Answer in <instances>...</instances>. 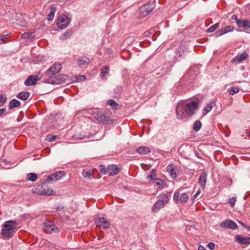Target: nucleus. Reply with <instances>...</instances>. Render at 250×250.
Wrapping results in <instances>:
<instances>
[{
  "label": "nucleus",
  "mask_w": 250,
  "mask_h": 250,
  "mask_svg": "<svg viewBox=\"0 0 250 250\" xmlns=\"http://www.w3.org/2000/svg\"><path fill=\"white\" fill-rule=\"evenodd\" d=\"M62 69V65L59 63H55L51 66L46 72L47 78L44 82L53 85L59 84L61 83L60 75H57Z\"/></svg>",
  "instance_id": "1"
},
{
  "label": "nucleus",
  "mask_w": 250,
  "mask_h": 250,
  "mask_svg": "<svg viewBox=\"0 0 250 250\" xmlns=\"http://www.w3.org/2000/svg\"><path fill=\"white\" fill-rule=\"evenodd\" d=\"M17 222L14 220L6 221L2 226V234L5 238H11L14 234Z\"/></svg>",
  "instance_id": "2"
},
{
  "label": "nucleus",
  "mask_w": 250,
  "mask_h": 250,
  "mask_svg": "<svg viewBox=\"0 0 250 250\" xmlns=\"http://www.w3.org/2000/svg\"><path fill=\"white\" fill-rule=\"evenodd\" d=\"M198 109V103L193 101L186 104L184 108V111L188 116H191L195 113Z\"/></svg>",
  "instance_id": "3"
},
{
  "label": "nucleus",
  "mask_w": 250,
  "mask_h": 250,
  "mask_svg": "<svg viewBox=\"0 0 250 250\" xmlns=\"http://www.w3.org/2000/svg\"><path fill=\"white\" fill-rule=\"evenodd\" d=\"M71 19L65 15H62L59 17L57 21V25L59 28L64 29L70 24Z\"/></svg>",
  "instance_id": "4"
},
{
  "label": "nucleus",
  "mask_w": 250,
  "mask_h": 250,
  "mask_svg": "<svg viewBox=\"0 0 250 250\" xmlns=\"http://www.w3.org/2000/svg\"><path fill=\"white\" fill-rule=\"evenodd\" d=\"M173 198L175 203H186L188 200V196L185 193L181 194L179 191L176 190L173 194Z\"/></svg>",
  "instance_id": "5"
},
{
  "label": "nucleus",
  "mask_w": 250,
  "mask_h": 250,
  "mask_svg": "<svg viewBox=\"0 0 250 250\" xmlns=\"http://www.w3.org/2000/svg\"><path fill=\"white\" fill-rule=\"evenodd\" d=\"M43 229L45 232L48 234L57 233L59 230L56 225L50 221H47L43 223Z\"/></svg>",
  "instance_id": "6"
},
{
  "label": "nucleus",
  "mask_w": 250,
  "mask_h": 250,
  "mask_svg": "<svg viewBox=\"0 0 250 250\" xmlns=\"http://www.w3.org/2000/svg\"><path fill=\"white\" fill-rule=\"evenodd\" d=\"M155 8L153 1L149 2L142 6L140 8V12L143 17L147 16Z\"/></svg>",
  "instance_id": "7"
},
{
  "label": "nucleus",
  "mask_w": 250,
  "mask_h": 250,
  "mask_svg": "<svg viewBox=\"0 0 250 250\" xmlns=\"http://www.w3.org/2000/svg\"><path fill=\"white\" fill-rule=\"evenodd\" d=\"M220 226L222 228H228L231 229H236L238 226L237 224L231 220H226L220 223Z\"/></svg>",
  "instance_id": "8"
},
{
  "label": "nucleus",
  "mask_w": 250,
  "mask_h": 250,
  "mask_svg": "<svg viewBox=\"0 0 250 250\" xmlns=\"http://www.w3.org/2000/svg\"><path fill=\"white\" fill-rule=\"evenodd\" d=\"M234 30V27L231 25H229L225 27V28H222L221 29L217 31L215 33V36L218 37L220 36L224 35L227 33L232 31Z\"/></svg>",
  "instance_id": "9"
},
{
  "label": "nucleus",
  "mask_w": 250,
  "mask_h": 250,
  "mask_svg": "<svg viewBox=\"0 0 250 250\" xmlns=\"http://www.w3.org/2000/svg\"><path fill=\"white\" fill-rule=\"evenodd\" d=\"M40 79L38 75L29 76L24 82V84L27 86H31L35 84Z\"/></svg>",
  "instance_id": "10"
},
{
  "label": "nucleus",
  "mask_w": 250,
  "mask_h": 250,
  "mask_svg": "<svg viewBox=\"0 0 250 250\" xmlns=\"http://www.w3.org/2000/svg\"><path fill=\"white\" fill-rule=\"evenodd\" d=\"M64 175L63 171H60L48 176L46 179L47 182L49 181H56L60 180Z\"/></svg>",
  "instance_id": "11"
},
{
  "label": "nucleus",
  "mask_w": 250,
  "mask_h": 250,
  "mask_svg": "<svg viewBox=\"0 0 250 250\" xmlns=\"http://www.w3.org/2000/svg\"><path fill=\"white\" fill-rule=\"evenodd\" d=\"M119 172V169L116 165H111L107 168V173L109 176H113Z\"/></svg>",
  "instance_id": "12"
},
{
  "label": "nucleus",
  "mask_w": 250,
  "mask_h": 250,
  "mask_svg": "<svg viewBox=\"0 0 250 250\" xmlns=\"http://www.w3.org/2000/svg\"><path fill=\"white\" fill-rule=\"evenodd\" d=\"M208 173L206 171L203 172L199 177L198 184L200 185L203 189L205 188V185L207 181Z\"/></svg>",
  "instance_id": "13"
},
{
  "label": "nucleus",
  "mask_w": 250,
  "mask_h": 250,
  "mask_svg": "<svg viewBox=\"0 0 250 250\" xmlns=\"http://www.w3.org/2000/svg\"><path fill=\"white\" fill-rule=\"evenodd\" d=\"M96 222L98 226H102L104 229H107L109 226V222L104 217L97 218Z\"/></svg>",
  "instance_id": "14"
},
{
  "label": "nucleus",
  "mask_w": 250,
  "mask_h": 250,
  "mask_svg": "<svg viewBox=\"0 0 250 250\" xmlns=\"http://www.w3.org/2000/svg\"><path fill=\"white\" fill-rule=\"evenodd\" d=\"M237 242L242 245H248L250 243V237H243L241 235H237L235 237Z\"/></svg>",
  "instance_id": "15"
},
{
  "label": "nucleus",
  "mask_w": 250,
  "mask_h": 250,
  "mask_svg": "<svg viewBox=\"0 0 250 250\" xmlns=\"http://www.w3.org/2000/svg\"><path fill=\"white\" fill-rule=\"evenodd\" d=\"M248 57V54L246 52H243L239 55L236 56L233 59V62L236 63H240L243 61L246 60Z\"/></svg>",
  "instance_id": "16"
},
{
  "label": "nucleus",
  "mask_w": 250,
  "mask_h": 250,
  "mask_svg": "<svg viewBox=\"0 0 250 250\" xmlns=\"http://www.w3.org/2000/svg\"><path fill=\"white\" fill-rule=\"evenodd\" d=\"M157 198H158V200L161 201V202H163L165 204L168 203L169 199L170 198V194L167 193H161L158 196Z\"/></svg>",
  "instance_id": "17"
},
{
  "label": "nucleus",
  "mask_w": 250,
  "mask_h": 250,
  "mask_svg": "<svg viewBox=\"0 0 250 250\" xmlns=\"http://www.w3.org/2000/svg\"><path fill=\"white\" fill-rule=\"evenodd\" d=\"M165 205L163 202L158 200L152 206V210L154 212H157L161 208H164Z\"/></svg>",
  "instance_id": "18"
},
{
  "label": "nucleus",
  "mask_w": 250,
  "mask_h": 250,
  "mask_svg": "<svg viewBox=\"0 0 250 250\" xmlns=\"http://www.w3.org/2000/svg\"><path fill=\"white\" fill-rule=\"evenodd\" d=\"M167 171L169 174V175H170L172 179H175L176 178L177 174L174 170L173 165H169L168 166H167Z\"/></svg>",
  "instance_id": "19"
},
{
  "label": "nucleus",
  "mask_w": 250,
  "mask_h": 250,
  "mask_svg": "<svg viewBox=\"0 0 250 250\" xmlns=\"http://www.w3.org/2000/svg\"><path fill=\"white\" fill-rule=\"evenodd\" d=\"M90 62L89 59L85 56L80 57L78 61L79 65L88 64Z\"/></svg>",
  "instance_id": "20"
},
{
  "label": "nucleus",
  "mask_w": 250,
  "mask_h": 250,
  "mask_svg": "<svg viewBox=\"0 0 250 250\" xmlns=\"http://www.w3.org/2000/svg\"><path fill=\"white\" fill-rule=\"evenodd\" d=\"M214 104L213 102H210L209 103L207 104L204 107L203 113L205 115L208 113L212 108L213 105Z\"/></svg>",
  "instance_id": "21"
},
{
  "label": "nucleus",
  "mask_w": 250,
  "mask_h": 250,
  "mask_svg": "<svg viewBox=\"0 0 250 250\" xmlns=\"http://www.w3.org/2000/svg\"><path fill=\"white\" fill-rule=\"evenodd\" d=\"M20 105L21 103L16 99H12L9 104V107L10 109L18 107Z\"/></svg>",
  "instance_id": "22"
},
{
  "label": "nucleus",
  "mask_w": 250,
  "mask_h": 250,
  "mask_svg": "<svg viewBox=\"0 0 250 250\" xmlns=\"http://www.w3.org/2000/svg\"><path fill=\"white\" fill-rule=\"evenodd\" d=\"M137 151L140 154L144 155L150 152V149L148 147L145 146H141L137 149Z\"/></svg>",
  "instance_id": "23"
},
{
  "label": "nucleus",
  "mask_w": 250,
  "mask_h": 250,
  "mask_svg": "<svg viewBox=\"0 0 250 250\" xmlns=\"http://www.w3.org/2000/svg\"><path fill=\"white\" fill-rule=\"evenodd\" d=\"M30 93L28 92H21L19 93L17 97L23 101L26 100L29 97Z\"/></svg>",
  "instance_id": "24"
},
{
  "label": "nucleus",
  "mask_w": 250,
  "mask_h": 250,
  "mask_svg": "<svg viewBox=\"0 0 250 250\" xmlns=\"http://www.w3.org/2000/svg\"><path fill=\"white\" fill-rule=\"evenodd\" d=\"M55 12H56L55 7L53 5H51V11L47 16V19L48 21H51L53 19V18L54 17V14H55Z\"/></svg>",
  "instance_id": "25"
},
{
  "label": "nucleus",
  "mask_w": 250,
  "mask_h": 250,
  "mask_svg": "<svg viewBox=\"0 0 250 250\" xmlns=\"http://www.w3.org/2000/svg\"><path fill=\"white\" fill-rule=\"evenodd\" d=\"M53 192V191L48 188H43L40 191V194L41 195H52Z\"/></svg>",
  "instance_id": "26"
},
{
  "label": "nucleus",
  "mask_w": 250,
  "mask_h": 250,
  "mask_svg": "<svg viewBox=\"0 0 250 250\" xmlns=\"http://www.w3.org/2000/svg\"><path fill=\"white\" fill-rule=\"evenodd\" d=\"M71 34L72 32L71 31L67 30L61 35L60 39L61 40H65L69 38L71 36Z\"/></svg>",
  "instance_id": "27"
},
{
  "label": "nucleus",
  "mask_w": 250,
  "mask_h": 250,
  "mask_svg": "<svg viewBox=\"0 0 250 250\" xmlns=\"http://www.w3.org/2000/svg\"><path fill=\"white\" fill-rule=\"evenodd\" d=\"M38 178L37 175L35 173H29L27 175L26 178L28 180L35 182Z\"/></svg>",
  "instance_id": "28"
},
{
  "label": "nucleus",
  "mask_w": 250,
  "mask_h": 250,
  "mask_svg": "<svg viewBox=\"0 0 250 250\" xmlns=\"http://www.w3.org/2000/svg\"><path fill=\"white\" fill-rule=\"evenodd\" d=\"M165 182L164 180H162L160 179H155V186L158 188H162L165 186Z\"/></svg>",
  "instance_id": "29"
},
{
  "label": "nucleus",
  "mask_w": 250,
  "mask_h": 250,
  "mask_svg": "<svg viewBox=\"0 0 250 250\" xmlns=\"http://www.w3.org/2000/svg\"><path fill=\"white\" fill-rule=\"evenodd\" d=\"M201 127H202L201 122L199 121H196L194 123L193 129L195 131H198L201 129Z\"/></svg>",
  "instance_id": "30"
},
{
  "label": "nucleus",
  "mask_w": 250,
  "mask_h": 250,
  "mask_svg": "<svg viewBox=\"0 0 250 250\" xmlns=\"http://www.w3.org/2000/svg\"><path fill=\"white\" fill-rule=\"evenodd\" d=\"M98 120L103 124H106L107 123V117L105 116V114H103L102 113L100 115Z\"/></svg>",
  "instance_id": "31"
},
{
  "label": "nucleus",
  "mask_w": 250,
  "mask_h": 250,
  "mask_svg": "<svg viewBox=\"0 0 250 250\" xmlns=\"http://www.w3.org/2000/svg\"><path fill=\"white\" fill-rule=\"evenodd\" d=\"M102 112L98 110V109H96L95 110H94L91 113V115L95 118L96 119V120H98V119H99L100 115L101 114Z\"/></svg>",
  "instance_id": "32"
},
{
  "label": "nucleus",
  "mask_w": 250,
  "mask_h": 250,
  "mask_svg": "<svg viewBox=\"0 0 250 250\" xmlns=\"http://www.w3.org/2000/svg\"><path fill=\"white\" fill-rule=\"evenodd\" d=\"M82 175L85 178H91L93 176L92 173L90 170L83 169L82 172Z\"/></svg>",
  "instance_id": "33"
},
{
  "label": "nucleus",
  "mask_w": 250,
  "mask_h": 250,
  "mask_svg": "<svg viewBox=\"0 0 250 250\" xmlns=\"http://www.w3.org/2000/svg\"><path fill=\"white\" fill-rule=\"evenodd\" d=\"M176 112L177 114V118L179 119H183V112L182 111L180 110V106L178 105L176 107Z\"/></svg>",
  "instance_id": "34"
},
{
  "label": "nucleus",
  "mask_w": 250,
  "mask_h": 250,
  "mask_svg": "<svg viewBox=\"0 0 250 250\" xmlns=\"http://www.w3.org/2000/svg\"><path fill=\"white\" fill-rule=\"evenodd\" d=\"M156 170H155V169H153L151 171V172L150 173V174L148 175H147V178L148 179H149L150 180H153L155 179V177L156 176Z\"/></svg>",
  "instance_id": "35"
},
{
  "label": "nucleus",
  "mask_w": 250,
  "mask_h": 250,
  "mask_svg": "<svg viewBox=\"0 0 250 250\" xmlns=\"http://www.w3.org/2000/svg\"><path fill=\"white\" fill-rule=\"evenodd\" d=\"M219 26V23H216L207 29V32L211 33L214 31Z\"/></svg>",
  "instance_id": "36"
},
{
  "label": "nucleus",
  "mask_w": 250,
  "mask_h": 250,
  "mask_svg": "<svg viewBox=\"0 0 250 250\" xmlns=\"http://www.w3.org/2000/svg\"><path fill=\"white\" fill-rule=\"evenodd\" d=\"M109 72V67L107 66H104L101 70V76L104 77Z\"/></svg>",
  "instance_id": "37"
},
{
  "label": "nucleus",
  "mask_w": 250,
  "mask_h": 250,
  "mask_svg": "<svg viewBox=\"0 0 250 250\" xmlns=\"http://www.w3.org/2000/svg\"><path fill=\"white\" fill-rule=\"evenodd\" d=\"M239 89L238 87H232L229 91V94L231 95H233L236 93L239 92Z\"/></svg>",
  "instance_id": "38"
},
{
  "label": "nucleus",
  "mask_w": 250,
  "mask_h": 250,
  "mask_svg": "<svg viewBox=\"0 0 250 250\" xmlns=\"http://www.w3.org/2000/svg\"><path fill=\"white\" fill-rule=\"evenodd\" d=\"M236 199L235 197H232L229 199L228 203L230 204L231 207H233L235 205Z\"/></svg>",
  "instance_id": "39"
},
{
  "label": "nucleus",
  "mask_w": 250,
  "mask_h": 250,
  "mask_svg": "<svg viewBox=\"0 0 250 250\" xmlns=\"http://www.w3.org/2000/svg\"><path fill=\"white\" fill-rule=\"evenodd\" d=\"M246 21V20H239L238 21L236 24L239 27H244V24Z\"/></svg>",
  "instance_id": "40"
},
{
  "label": "nucleus",
  "mask_w": 250,
  "mask_h": 250,
  "mask_svg": "<svg viewBox=\"0 0 250 250\" xmlns=\"http://www.w3.org/2000/svg\"><path fill=\"white\" fill-rule=\"evenodd\" d=\"M244 28L247 31H250V22L246 20V21L244 24Z\"/></svg>",
  "instance_id": "41"
},
{
  "label": "nucleus",
  "mask_w": 250,
  "mask_h": 250,
  "mask_svg": "<svg viewBox=\"0 0 250 250\" xmlns=\"http://www.w3.org/2000/svg\"><path fill=\"white\" fill-rule=\"evenodd\" d=\"M6 101V97L5 95H0V104H1V105H2L3 104H4Z\"/></svg>",
  "instance_id": "42"
},
{
  "label": "nucleus",
  "mask_w": 250,
  "mask_h": 250,
  "mask_svg": "<svg viewBox=\"0 0 250 250\" xmlns=\"http://www.w3.org/2000/svg\"><path fill=\"white\" fill-rule=\"evenodd\" d=\"M100 169L101 173L103 174H106L107 173V170H105L104 166L103 165H101L100 166Z\"/></svg>",
  "instance_id": "43"
},
{
  "label": "nucleus",
  "mask_w": 250,
  "mask_h": 250,
  "mask_svg": "<svg viewBox=\"0 0 250 250\" xmlns=\"http://www.w3.org/2000/svg\"><path fill=\"white\" fill-rule=\"evenodd\" d=\"M108 104L113 107H115L116 106L118 105V104L117 103L114 101L113 100H110L108 102Z\"/></svg>",
  "instance_id": "44"
},
{
  "label": "nucleus",
  "mask_w": 250,
  "mask_h": 250,
  "mask_svg": "<svg viewBox=\"0 0 250 250\" xmlns=\"http://www.w3.org/2000/svg\"><path fill=\"white\" fill-rule=\"evenodd\" d=\"M8 35H1L0 36V44L4 43V40L5 38H7L8 37Z\"/></svg>",
  "instance_id": "45"
},
{
  "label": "nucleus",
  "mask_w": 250,
  "mask_h": 250,
  "mask_svg": "<svg viewBox=\"0 0 250 250\" xmlns=\"http://www.w3.org/2000/svg\"><path fill=\"white\" fill-rule=\"evenodd\" d=\"M208 247L211 250H213L215 248V245L214 243L209 242L208 245Z\"/></svg>",
  "instance_id": "46"
},
{
  "label": "nucleus",
  "mask_w": 250,
  "mask_h": 250,
  "mask_svg": "<svg viewBox=\"0 0 250 250\" xmlns=\"http://www.w3.org/2000/svg\"><path fill=\"white\" fill-rule=\"evenodd\" d=\"M78 81H83L85 80V77L83 75L79 76V77L77 78Z\"/></svg>",
  "instance_id": "47"
},
{
  "label": "nucleus",
  "mask_w": 250,
  "mask_h": 250,
  "mask_svg": "<svg viewBox=\"0 0 250 250\" xmlns=\"http://www.w3.org/2000/svg\"><path fill=\"white\" fill-rule=\"evenodd\" d=\"M6 111L5 108H1L0 109V116L2 115L5 113V112Z\"/></svg>",
  "instance_id": "48"
},
{
  "label": "nucleus",
  "mask_w": 250,
  "mask_h": 250,
  "mask_svg": "<svg viewBox=\"0 0 250 250\" xmlns=\"http://www.w3.org/2000/svg\"><path fill=\"white\" fill-rule=\"evenodd\" d=\"M231 19H232V20H235L236 22H237L238 21L240 20L238 19L237 16L235 15H233L231 16Z\"/></svg>",
  "instance_id": "49"
},
{
  "label": "nucleus",
  "mask_w": 250,
  "mask_h": 250,
  "mask_svg": "<svg viewBox=\"0 0 250 250\" xmlns=\"http://www.w3.org/2000/svg\"><path fill=\"white\" fill-rule=\"evenodd\" d=\"M57 138V137L56 136H51L49 139L48 140L50 141V142H51V141H55Z\"/></svg>",
  "instance_id": "50"
},
{
  "label": "nucleus",
  "mask_w": 250,
  "mask_h": 250,
  "mask_svg": "<svg viewBox=\"0 0 250 250\" xmlns=\"http://www.w3.org/2000/svg\"><path fill=\"white\" fill-rule=\"evenodd\" d=\"M198 250H207L204 247H203L202 246H200L198 247Z\"/></svg>",
  "instance_id": "51"
},
{
  "label": "nucleus",
  "mask_w": 250,
  "mask_h": 250,
  "mask_svg": "<svg viewBox=\"0 0 250 250\" xmlns=\"http://www.w3.org/2000/svg\"><path fill=\"white\" fill-rule=\"evenodd\" d=\"M198 195H197V194H195L193 195V200H194V199H195L196 198H197V197H198Z\"/></svg>",
  "instance_id": "52"
},
{
  "label": "nucleus",
  "mask_w": 250,
  "mask_h": 250,
  "mask_svg": "<svg viewBox=\"0 0 250 250\" xmlns=\"http://www.w3.org/2000/svg\"><path fill=\"white\" fill-rule=\"evenodd\" d=\"M198 195H197V194H195L193 195V200H194V199H195L196 198H197V197H198Z\"/></svg>",
  "instance_id": "53"
},
{
  "label": "nucleus",
  "mask_w": 250,
  "mask_h": 250,
  "mask_svg": "<svg viewBox=\"0 0 250 250\" xmlns=\"http://www.w3.org/2000/svg\"><path fill=\"white\" fill-rule=\"evenodd\" d=\"M200 193H201V190H200V189H199V190H198V191H197V192L195 194L199 195Z\"/></svg>",
  "instance_id": "54"
},
{
  "label": "nucleus",
  "mask_w": 250,
  "mask_h": 250,
  "mask_svg": "<svg viewBox=\"0 0 250 250\" xmlns=\"http://www.w3.org/2000/svg\"><path fill=\"white\" fill-rule=\"evenodd\" d=\"M27 35L26 33H24L22 34V36H23L24 38H25Z\"/></svg>",
  "instance_id": "55"
},
{
  "label": "nucleus",
  "mask_w": 250,
  "mask_h": 250,
  "mask_svg": "<svg viewBox=\"0 0 250 250\" xmlns=\"http://www.w3.org/2000/svg\"><path fill=\"white\" fill-rule=\"evenodd\" d=\"M248 229L250 230V227L247 228Z\"/></svg>",
  "instance_id": "56"
},
{
  "label": "nucleus",
  "mask_w": 250,
  "mask_h": 250,
  "mask_svg": "<svg viewBox=\"0 0 250 250\" xmlns=\"http://www.w3.org/2000/svg\"><path fill=\"white\" fill-rule=\"evenodd\" d=\"M249 135L250 136V132H249Z\"/></svg>",
  "instance_id": "57"
}]
</instances>
